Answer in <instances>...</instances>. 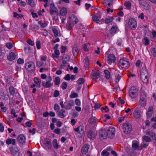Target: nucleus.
<instances>
[{"instance_id": "nucleus-35", "label": "nucleus", "mask_w": 156, "mask_h": 156, "mask_svg": "<svg viewBox=\"0 0 156 156\" xmlns=\"http://www.w3.org/2000/svg\"><path fill=\"white\" fill-rule=\"evenodd\" d=\"M42 85L46 88H49L52 86V84L50 83L49 82L47 81L46 82L43 83Z\"/></svg>"}, {"instance_id": "nucleus-2", "label": "nucleus", "mask_w": 156, "mask_h": 156, "mask_svg": "<svg viewBox=\"0 0 156 156\" xmlns=\"http://www.w3.org/2000/svg\"><path fill=\"white\" fill-rule=\"evenodd\" d=\"M118 65L122 69H126L129 67L130 64L126 58L123 57L119 60L118 62Z\"/></svg>"}, {"instance_id": "nucleus-9", "label": "nucleus", "mask_w": 156, "mask_h": 156, "mask_svg": "<svg viewBox=\"0 0 156 156\" xmlns=\"http://www.w3.org/2000/svg\"><path fill=\"white\" fill-rule=\"evenodd\" d=\"M115 128L113 127H109L106 131L108 136L111 139L113 138L115 135Z\"/></svg>"}, {"instance_id": "nucleus-15", "label": "nucleus", "mask_w": 156, "mask_h": 156, "mask_svg": "<svg viewBox=\"0 0 156 156\" xmlns=\"http://www.w3.org/2000/svg\"><path fill=\"white\" fill-rule=\"evenodd\" d=\"M50 7L51 8V9L50 10V13L51 15H52L54 13H57L58 12V11L55 7L53 3L51 4Z\"/></svg>"}, {"instance_id": "nucleus-22", "label": "nucleus", "mask_w": 156, "mask_h": 156, "mask_svg": "<svg viewBox=\"0 0 156 156\" xmlns=\"http://www.w3.org/2000/svg\"><path fill=\"white\" fill-rule=\"evenodd\" d=\"M72 50L73 55L75 57L76 56L79 52V50L77 45L76 44L74 46V47L72 48Z\"/></svg>"}, {"instance_id": "nucleus-1", "label": "nucleus", "mask_w": 156, "mask_h": 156, "mask_svg": "<svg viewBox=\"0 0 156 156\" xmlns=\"http://www.w3.org/2000/svg\"><path fill=\"white\" fill-rule=\"evenodd\" d=\"M140 78L144 83H147L148 82L149 74L145 66L142 68Z\"/></svg>"}, {"instance_id": "nucleus-10", "label": "nucleus", "mask_w": 156, "mask_h": 156, "mask_svg": "<svg viewBox=\"0 0 156 156\" xmlns=\"http://www.w3.org/2000/svg\"><path fill=\"white\" fill-rule=\"evenodd\" d=\"M147 97V95L144 93H141L140 101V103L143 106L145 105L146 104L147 101L146 100Z\"/></svg>"}, {"instance_id": "nucleus-56", "label": "nucleus", "mask_w": 156, "mask_h": 156, "mask_svg": "<svg viewBox=\"0 0 156 156\" xmlns=\"http://www.w3.org/2000/svg\"><path fill=\"white\" fill-rule=\"evenodd\" d=\"M55 53L56 55L55 57L56 58H58L59 57V55L60 54V52L58 50H55Z\"/></svg>"}, {"instance_id": "nucleus-24", "label": "nucleus", "mask_w": 156, "mask_h": 156, "mask_svg": "<svg viewBox=\"0 0 156 156\" xmlns=\"http://www.w3.org/2000/svg\"><path fill=\"white\" fill-rule=\"evenodd\" d=\"M113 0H104V5L106 7H110L112 4Z\"/></svg>"}, {"instance_id": "nucleus-38", "label": "nucleus", "mask_w": 156, "mask_h": 156, "mask_svg": "<svg viewBox=\"0 0 156 156\" xmlns=\"http://www.w3.org/2000/svg\"><path fill=\"white\" fill-rule=\"evenodd\" d=\"M151 51L153 56L154 57H156V46L152 47L151 49Z\"/></svg>"}, {"instance_id": "nucleus-62", "label": "nucleus", "mask_w": 156, "mask_h": 156, "mask_svg": "<svg viewBox=\"0 0 156 156\" xmlns=\"http://www.w3.org/2000/svg\"><path fill=\"white\" fill-rule=\"evenodd\" d=\"M87 43L85 44L83 46V50L84 51L87 52L88 51V49L87 47Z\"/></svg>"}, {"instance_id": "nucleus-17", "label": "nucleus", "mask_w": 156, "mask_h": 156, "mask_svg": "<svg viewBox=\"0 0 156 156\" xmlns=\"http://www.w3.org/2000/svg\"><path fill=\"white\" fill-rule=\"evenodd\" d=\"M26 138L23 134L19 135L17 137V140L20 144H24L26 142Z\"/></svg>"}, {"instance_id": "nucleus-4", "label": "nucleus", "mask_w": 156, "mask_h": 156, "mask_svg": "<svg viewBox=\"0 0 156 156\" xmlns=\"http://www.w3.org/2000/svg\"><path fill=\"white\" fill-rule=\"evenodd\" d=\"M42 147L46 150H50L52 147L51 140L48 138L45 139L42 143Z\"/></svg>"}, {"instance_id": "nucleus-32", "label": "nucleus", "mask_w": 156, "mask_h": 156, "mask_svg": "<svg viewBox=\"0 0 156 156\" xmlns=\"http://www.w3.org/2000/svg\"><path fill=\"white\" fill-rule=\"evenodd\" d=\"M52 144L54 147L55 149H58L59 147V145L57 143V141L56 139H55L53 140Z\"/></svg>"}, {"instance_id": "nucleus-63", "label": "nucleus", "mask_w": 156, "mask_h": 156, "mask_svg": "<svg viewBox=\"0 0 156 156\" xmlns=\"http://www.w3.org/2000/svg\"><path fill=\"white\" fill-rule=\"evenodd\" d=\"M64 79L66 80H70V76L69 74H67L64 77Z\"/></svg>"}, {"instance_id": "nucleus-19", "label": "nucleus", "mask_w": 156, "mask_h": 156, "mask_svg": "<svg viewBox=\"0 0 156 156\" xmlns=\"http://www.w3.org/2000/svg\"><path fill=\"white\" fill-rule=\"evenodd\" d=\"M74 21L71 20H70L69 21L68 23H67L66 27L68 30L71 29L73 26Z\"/></svg>"}, {"instance_id": "nucleus-3", "label": "nucleus", "mask_w": 156, "mask_h": 156, "mask_svg": "<svg viewBox=\"0 0 156 156\" xmlns=\"http://www.w3.org/2000/svg\"><path fill=\"white\" fill-rule=\"evenodd\" d=\"M25 67L28 71L31 73L35 70V65L33 62H29L25 63Z\"/></svg>"}, {"instance_id": "nucleus-45", "label": "nucleus", "mask_w": 156, "mask_h": 156, "mask_svg": "<svg viewBox=\"0 0 156 156\" xmlns=\"http://www.w3.org/2000/svg\"><path fill=\"white\" fill-rule=\"evenodd\" d=\"M109 153L106 150H104L101 153V155L103 156H108Z\"/></svg>"}, {"instance_id": "nucleus-59", "label": "nucleus", "mask_w": 156, "mask_h": 156, "mask_svg": "<svg viewBox=\"0 0 156 156\" xmlns=\"http://www.w3.org/2000/svg\"><path fill=\"white\" fill-rule=\"evenodd\" d=\"M152 112H147L146 114L148 119H149L152 116Z\"/></svg>"}, {"instance_id": "nucleus-8", "label": "nucleus", "mask_w": 156, "mask_h": 156, "mask_svg": "<svg viewBox=\"0 0 156 156\" xmlns=\"http://www.w3.org/2000/svg\"><path fill=\"white\" fill-rule=\"evenodd\" d=\"M128 24L131 29L134 30L137 27V22L135 19L132 18L129 20Z\"/></svg>"}, {"instance_id": "nucleus-5", "label": "nucleus", "mask_w": 156, "mask_h": 156, "mask_svg": "<svg viewBox=\"0 0 156 156\" xmlns=\"http://www.w3.org/2000/svg\"><path fill=\"white\" fill-rule=\"evenodd\" d=\"M129 95L132 98H135L138 94V90L135 86L132 87L129 91Z\"/></svg>"}, {"instance_id": "nucleus-11", "label": "nucleus", "mask_w": 156, "mask_h": 156, "mask_svg": "<svg viewBox=\"0 0 156 156\" xmlns=\"http://www.w3.org/2000/svg\"><path fill=\"white\" fill-rule=\"evenodd\" d=\"M140 6L144 9L148 10L150 9V6L147 2L146 1H143L140 3Z\"/></svg>"}, {"instance_id": "nucleus-36", "label": "nucleus", "mask_w": 156, "mask_h": 156, "mask_svg": "<svg viewBox=\"0 0 156 156\" xmlns=\"http://www.w3.org/2000/svg\"><path fill=\"white\" fill-rule=\"evenodd\" d=\"M105 75V77L107 79H109L110 77V74L109 72L107 69H105L104 71Z\"/></svg>"}, {"instance_id": "nucleus-39", "label": "nucleus", "mask_w": 156, "mask_h": 156, "mask_svg": "<svg viewBox=\"0 0 156 156\" xmlns=\"http://www.w3.org/2000/svg\"><path fill=\"white\" fill-rule=\"evenodd\" d=\"M142 140L147 142L151 141V139L149 137L147 136H144L143 137Z\"/></svg>"}, {"instance_id": "nucleus-26", "label": "nucleus", "mask_w": 156, "mask_h": 156, "mask_svg": "<svg viewBox=\"0 0 156 156\" xmlns=\"http://www.w3.org/2000/svg\"><path fill=\"white\" fill-rule=\"evenodd\" d=\"M66 112L65 110L64 109H62L59 111L57 112V113L58 116L61 118H63L65 117V116L64 114V113Z\"/></svg>"}, {"instance_id": "nucleus-54", "label": "nucleus", "mask_w": 156, "mask_h": 156, "mask_svg": "<svg viewBox=\"0 0 156 156\" xmlns=\"http://www.w3.org/2000/svg\"><path fill=\"white\" fill-rule=\"evenodd\" d=\"M78 97V94L77 93H72L70 95V97L71 98H77V97Z\"/></svg>"}, {"instance_id": "nucleus-41", "label": "nucleus", "mask_w": 156, "mask_h": 156, "mask_svg": "<svg viewBox=\"0 0 156 156\" xmlns=\"http://www.w3.org/2000/svg\"><path fill=\"white\" fill-rule=\"evenodd\" d=\"M139 143H134L132 144V147L134 150H137L139 148Z\"/></svg>"}, {"instance_id": "nucleus-49", "label": "nucleus", "mask_w": 156, "mask_h": 156, "mask_svg": "<svg viewBox=\"0 0 156 156\" xmlns=\"http://www.w3.org/2000/svg\"><path fill=\"white\" fill-rule=\"evenodd\" d=\"M54 109L57 112H58L59 110V106L57 104H55L54 105Z\"/></svg>"}, {"instance_id": "nucleus-43", "label": "nucleus", "mask_w": 156, "mask_h": 156, "mask_svg": "<svg viewBox=\"0 0 156 156\" xmlns=\"http://www.w3.org/2000/svg\"><path fill=\"white\" fill-rule=\"evenodd\" d=\"M146 134L147 135H149L151 137H155V133L149 131H147L146 133Z\"/></svg>"}, {"instance_id": "nucleus-44", "label": "nucleus", "mask_w": 156, "mask_h": 156, "mask_svg": "<svg viewBox=\"0 0 156 156\" xmlns=\"http://www.w3.org/2000/svg\"><path fill=\"white\" fill-rule=\"evenodd\" d=\"M52 32H53L55 37H57L58 35V32L57 30L55 28H54L52 30Z\"/></svg>"}, {"instance_id": "nucleus-52", "label": "nucleus", "mask_w": 156, "mask_h": 156, "mask_svg": "<svg viewBox=\"0 0 156 156\" xmlns=\"http://www.w3.org/2000/svg\"><path fill=\"white\" fill-rule=\"evenodd\" d=\"M67 86V83L66 82H63L61 85L62 88L63 90H65L66 89Z\"/></svg>"}, {"instance_id": "nucleus-51", "label": "nucleus", "mask_w": 156, "mask_h": 156, "mask_svg": "<svg viewBox=\"0 0 156 156\" xmlns=\"http://www.w3.org/2000/svg\"><path fill=\"white\" fill-rule=\"evenodd\" d=\"M121 79V76L119 74H116L115 75V81L117 83H118Z\"/></svg>"}, {"instance_id": "nucleus-40", "label": "nucleus", "mask_w": 156, "mask_h": 156, "mask_svg": "<svg viewBox=\"0 0 156 156\" xmlns=\"http://www.w3.org/2000/svg\"><path fill=\"white\" fill-rule=\"evenodd\" d=\"M34 80L35 84H36V87L38 88L40 87L41 85L40 84L39 82L38 78L36 77L34 78Z\"/></svg>"}, {"instance_id": "nucleus-14", "label": "nucleus", "mask_w": 156, "mask_h": 156, "mask_svg": "<svg viewBox=\"0 0 156 156\" xmlns=\"http://www.w3.org/2000/svg\"><path fill=\"white\" fill-rule=\"evenodd\" d=\"M90 145L88 144L84 145L82 147L81 149V152L82 154H85L88 151Z\"/></svg>"}, {"instance_id": "nucleus-64", "label": "nucleus", "mask_w": 156, "mask_h": 156, "mask_svg": "<svg viewBox=\"0 0 156 156\" xmlns=\"http://www.w3.org/2000/svg\"><path fill=\"white\" fill-rule=\"evenodd\" d=\"M60 130L59 129L57 128L54 130V132L57 134H59L60 133Z\"/></svg>"}, {"instance_id": "nucleus-48", "label": "nucleus", "mask_w": 156, "mask_h": 156, "mask_svg": "<svg viewBox=\"0 0 156 156\" xmlns=\"http://www.w3.org/2000/svg\"><path fill=\"white\" fill-rule=\"evenodd\" d=\"M84 82V80L83 78H79L78 80L77 81V83L78 84H83Z\"/></svg>"}, {"instance_id": "nucleus-16", "label": "nucleus", "mask_w": 156, "mask_h": 156, "mask_svg": "<svg viewBox=\"0 0 156 156\" xmlns=\"http://www.w3.org/2000/svg\"><path fill=\"white\" fill-rule=\"evenodd\" d=\"M84 127L81 125H80L76 128L74 129V131L76 132L78 134L82 133L84 130Z\"/></svg>"}, {"instance_id": "nucleus-25", "label": "nucleus", "mask_w": 156, "mask_h": 156, "mask_svg": "<svg viewBox=\"0 0 156 156\" xmlns=\"http://www.w3.org/2000/svg\"><path fill=\"white\" fill-rule=\"evenodd\" d=\"M96 136L95 133L92 130H90L88 133L87 136L90 139H94Z\"/></svg>"}, {"instance_id": "nucleus-27", "label": "nucleus", "mask_w": 156, "mask_h": 156, "mask_svg": "<svg viewBox=\"0 0 156 156\" xmlns=\"http://www.w3.org/2000/svg\"><path fill=\"white\" fill-rule=\"evenodd\" d=\"M6 143L8 145L12 144L14 145L16 144V140L12 138L8 139L6 140Z\"/></svg>"}, {"instance_id": "nucleus-55", "label": "nucleus", "mask_w": 156, "mask_h": 156, "mask_svg": "<svg viewBox=\"0 0 156 156\" xmlns=\"http://www.w3.org/2000/svg\"><path fill=\"white\" fill-rule=\"evenodd\" d=\"M6 46L8 48L10 49L12 47L13 45L11 43H9L6 44Z\"/></svg>"}, {"instance_id": "nucleus-60", "label": "nucleus", "mask_w": 156, "mask_h": 156, "mask_svg": "<svg viewBox=\"0 0 156 156\" xmlns=\"http://www.w3.org/2000/svg\"><path fill=\"white\" fill-rule=\"evenodd\" d=\"M17 62L19 64H23V63L24 61L23 59L20 58L18 59Z\"/></svg>"}, {"instance_id": "nucleus-7", "label": "nucleus", "mask_w": 156, "mask_h": 156, "mask_svg": "<svg viewBox=\"0 0 156 156\" xmlns=\"http://www.w3.org/2000/svg\"><path fill=\"white\" fill-rule=\"evenodd\" d=\"M132 127L130 124L126 123L123 126V132L126 133H129L132 131Z\"/></svg>"}, {"instance_id": "nucleus-6", "label": "nucleus", "mask_w": 156, "mask_h": 156, "mask_svg": "<svg viewBox=\"0 0 156 156\" xmlns=\"http://www.w3.org/2000/svg\"><path fill=\"white\" fill-rule=\"evenodd\" d=\"M11 154L13 156H20L19 150L17 147L12 146L9 148Z\"/></svg>"}, {"instance_id": "nucleus-30", "label": "nucleus", "mask_w": 156, "mask_h": 156, "mask_svg": "<svg viewBox=\"0 0 156 156\" xmlns=\"http://www.w3.org/2000/svg\"><path fill=\"white\" fill-rule=\"evenodd\" d=\"M27 3L29 5L32 7H34L35 6V3L33 0H26Z\"/></svg>"}, {"instance_id": "nucleus-12", "label": "nucleus", "mask_w": 156, "mask_h": 156, "mask_svg": "<svg viewBox=\"0 0 156 156\" xmlns=\"http://www.w3.org/2000/svg\"><path fill=\"white\" fill-rule=\"evenodd\" d=\"M100 75L99 71L98 70L96 71H93L91 73V78L94 80H96L98 79Z\"/></svg>"}, {"instance_id": "nucleus-47", "label": "nucleus", "mask_w": 156, "mask_h": 156, "mask_svg": "<svg viewBox=\"0 0 156 156\" xmlns=\"http://www.w3.org/2000/svg\"><path fill=\"white\" fill-rule=\"evenodd\" d=\"M113 20V18L112 17H109L108 18H107L105 20V23L106 24L112 22Z\"/></svg>"}, {"instance_id": "nucleus-20", "label": "nucleus", "mask_w": 156, "mask_h": 156, "mask_svg": "<svg viewBox=\"0 0 156 156\" xmlns=\"http://www.w3.org/2000/svg\"><path fill=\"white\" fill-rule=\"evenodd\" d=\"M70 57L68 55H65L63 56L62 62L63 64H67L69 61Z\"/></svg>"}, {"instance_id": "nucleus-37", "label": "nucleus", "mask_w": 156, "mask_h": 156, "mask_svg": "<svg viewBox=\"0 0 156 156\" xmlns=\"http://www.w3.org/2000/svg\"><path fill=\"white\" fill-rule=\"evenodd\" d=\"M60 14L62 16L66 15L67 13V10L66 8H63L60 11Z\"/></svg>"}, {"instance_id": "nucleus-34", "label": "nucleus", "mask_w": 156, "mask_h": 156, "mask_svg": "<svg viewBox=\"0 0 156 156\" xmlns=\"http://www.w3.org/2000/svg\"><path fill=\"white\" fill-rule=\"evenodd\" d=\"M100 18L96 15H94L92 17V20L97 23H98L100 22Z\"/></svg>"}, {"instance_id": "nucleus-31", "label": "nucleus", "mask_w": 156, "mask_h": 156, "mask_svg": "<svg viewBox=\"0 0 156 156\" xmlns=\"http://www.w3.org/2000/svg\"><path fill=\"white\" fill-rule=\"evenodd\" d=\"M96 121V118L95 117H91L89 120L88 122L92 125L94 124Z\"/></svg>"}, {"instance_id": "nucleus-18", "label": "nucleus", "mask_w": 156, "mask_h": 156, "mask_svg": "<svg viewBox=\"0 0 156 156\" xmlns=\"http://www.w3.org/2000/svg\"><path fill=\"white\" fill-rule=\"evenodd\" d=\"M99 135L101 139L102 140L106 138L108 136L106 131L105 130H102L100 132Z\"/></svg>"}, {"instance_id": "nucleus-58", "label": "nucleus", "mask_w": 156, "mask_h": 156, "mask_svg": "<svg viewBox=\"0 0 156 156\" xmlns=\"http://www.w3.org/2000/svg\"><path fill=\"white\" fill-rule=\"evenodd\" d=\"M59 95V91L58 90H56L55 91L54 94L53 95L54 97H56L58 96Z\"/></svg>"}, {"instance_id": "nucleus-13", "label": "nucleus", "mask_w": 156, "mask_h": 156, "mask_svg": "<svg viewBox=\"0 0 156 156\" xmlns=\"http://www.w3.org/2000/svg\"><path fill=\"white\" fill-rule=\"evenodd\" d=\"M108 63L109 64H111L112 63H114L115 61V57L113 54L109 55L107 58Z\"/></svg>"}, {"instance_id": "nucleus-46", "label": "nucleus", "mask_w": 156, "mask_h": 156, "mask_svg": "<svg viewBox=\"0 0 156 156\" xmlns=\"http://www.w3.org/2000/svg\"><path fill=\"white\" fill-rule=\"evenodd\" d=\"M55 84L56 85H58L60 83V79L59 77H57L55 78L54 80Z\"/></svg>"}, {"instance_id": "nucleus-21", "label": "nucleus", "mask_w": 156, "mask_h": 156, "mask_svg": "<svg viewBox=\"0 0 156 156\" xmlns=\"http://www.w3.org/2000/svg\"><path fill=\"white\" fill-rule=\"evenodd\" d=\"M16 55L13 52H11L9 53V55L7 56L8 59L10 61H12L15 59Z\"/></svg>"}, {"instance_id": "nucleus-53", "label": "nucleus", "mask_w": 156, "mask_h": 156, "mask_svg": "<svg viewBox=\"0 0 156 156\" xmlns=\"http://www.w3.org/2000/svg\"><path fill=\"white\" fill-rule=\"evenodd\" d=\"M36 47L38 49H40L41 48V42L40 41H36Z\"/></svg>"}, {"instance_id": "nucleus-57", "label": "nucleus", "mask_w": 156, "mask_h": 156, "mask_svg": "<svg viewBox=\"0 0 156 156\" xmlns=\"http://www.w3.org/2000/svg\"><path fill=\"white\" fill-rule=\"evenodd\" d=\"M61 52L62 53H65L66 49V46H61Z\"/></svg>"}, {"instance_id": "nucleus-50", "label": "nucleus", "mask_w": 156, "mask_h": 156, "mask_svg": "<svg viewBox=\"0 0 156 156\" xmlns=\"http://www.w3.org/2000/svg\"><path fill=\"white\" fill-rule=\"evenodd\" d=\"M116 28L114 26H113L110 30V33L112 34L114 33H115L116 32Z\"/></svg>"}, {"instance_id": "nucleus-29", "label": "nucleus", "mask_w": 156, "mask_h": 156, "mask_svg": "<svg viewBox=\"0 0 156 156\" xmlns=\"http://www.w3.org/2000/svg\"><path fill=\"white\" fill-rule=\"evenodd\" d=\"M140 112L139 110H136L134 111L133 112V115L136 119H138L140 117Z\"/></svg>"}, {"instance_id": "nucleus-42", "label": "nucleus", "mask_w": 156, "mask_h": 156, "mask_svg": "<svg viewBox=\"0 0 156 156\" xmlns=\"http://www.w3.org/2000/svg\"><path fill=\"white\" fill-rule=\"evenodd\" d=\"M124 5L128 9H129L131 8V3L129 1H126L124 4Z\"/></svg>"}, {"instance_id": "nucleus-33", "label": "nucleus", "mask_w": 156, "mask_h": 156, "mask_svg": "<svg viewBox=\"0 0 156 156\" xmlns=\"http://www.w3.org/2000/svg\"><path fill=\"white\" fill-rule=\"evenodd\" d=\"M9 90L10 94L11 95H14L15 93V90L14 87L12 86H10L9 87Z\"/></svg>"}, {"instance_id": "nucleus-23", "label": "nucleus", "mask_w": 156, "mask_h": 156, "mask_svg": "<svg viewBox=\"0 0 156 156\" xmlns=\"http://www.w3.org/2000/svg\"><path fill=\"white\" fill-rule=\"evenodd\" d=\"M74 105V102L73 100H71L69 101L67 104L66 105L65 108L66 109H70L71 108L72 106Z\"/></svg>"}, {"instance_id": "nucleus-28", "label": "nucleus", "mask_w": 156, "mask_h": 156, "mask_svg": "<svg viewBox=\"0 0 156 156\" xmlns=\"http://www.w3.org/2000/svg\"><path fill=\"white\" fill-rule=\"evenodd\" d=\"M142 41H144L143 42V43L144 44L145 46L148 45L150 43L149 38L146 36H144Z\"/></svg>"}, {"instance_id": "nucleus-61", "label": "nucleus", "mask_w": 156, "mask_h": 156, "mask_svg": "<svg viewBox=\"0 0 156 156\" xmlns=\"http://www.w3.org/2000/svg\"><path fill=\"white\" fill-rule=\"evenodd\" d=\"M75 102L77 105L80 106V105L81 103L80 100L78 99H76L75 101Z\"/></svg>"}]
</instances>
